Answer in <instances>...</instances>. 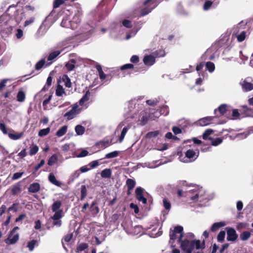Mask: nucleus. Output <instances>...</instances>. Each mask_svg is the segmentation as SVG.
<instances>
[{"mask_svg":"<svg viewBox=\"0 0 253 253\" xmlns=\"http://www.w3.org/2000/svg\"><path fill=\"white\" fill-rule=\"evenodd\" d=\"M60 53V51H55L50 53L48 57V61H52Z\"/></svg>","mask_w":253,"mask_h":253,"instance_id":"48","label":"nucleus"},{"mask_svg":"<svg viewBox=\"0 0 253 253\" xmlns=\"http://www.w3.org/2000/svg\"><path fill=\"white\" fill-rule=\"evenodd\" d=\"M81 200H83L87 195V190L85 185H83L81 187Z\"/></svg>","mask_w":253,"mask_h":253,"instance_id":"37","label":"nucleus"},{"mask_svg":"<svg viewBox=\"0 0 253 253\" xmlns=\"http://www.w3.org/2000/svg\"><path fill=\"white\" fill-rule=\"evenodd\" d=\"M67 130V126H62L60 128H59L56 133V135L58 137H61L64 135Z\"/></svg>","mask_w":253,"mask_h":253,"instance_id":"24","label":"nucleus"},{"mask_svg":"<svg viewBox=\"0 0 253 253\" xmlns=\"http://www.w3.org/2000/svg\"><path fill=\"white\" fill-rule=\"evenodd\" d=\"M227 239L229 241H234L238 237L236 232L233 228L228 229L227 230Z\"/></svg>","mask_w":253,"mask_h":253,"instance_id":"10","label":"nucleus"},{"mask_svg":"<svg viewBox=\"0 0 253 253\" xmlns=\"http://www.w3.org/2000/svg\"><path fill=\"white\" fill-rule=\"evenodd\" d=\"M112 171L110 169H106L101 172V176L102 178H108L111 176Z\"/></svg>","mask_w":253,"mask_h":253,"instance_id":"21","label":"nucleus"},{"mask_svg":"<svg viewBox=\"0 0 253 253\" xmlns=\"http://www.w3.org/2000/svg\"><path fill=\"white\" fill-rule=\"evenodd\" d=\"M81 174V172L79 169L75 171L70 177V179L73 181L75 179L78 178Z\"/></svg>","mask_w":253,"mask_h":253,"instance_id":"51","label":"nucleus"},{"mask_svg":"<svg viewBox=\"0 0 253 253\" xmlns=\"http://www.w3.org/2000/svg\"><path fill=\"white\" fill-rule=\"evenodd\" d=\"M88 246L86 243H82L78 245L77 247V252L79 253H82V252H84L86 253L85 250L87 249Z\"/></svg>","mask_w":253,"mask_h":253,"instance_id":"31","label":"nucleus"},{"mask_svg":"<svg viewBox=\"0 0 253 253\" xmlns=\"http://www.w3.org/2000/svg\"><path fill=\"white\" fill-rule=\"evenodd\" d=\"M36 246H38L37 241L35 240H33L28 243L27 247L30 251H32Z\"/></svg>","mask_w":253,"mask_h":253,"instance_id":"42","label":"nucleus"},{"mask_svg":"<svg viewBox=\"0 0 253 253\" xmlns=\"http://www.w3.org/2000/svg\"><path fill=\"white\" fill-rule=\"evenodd\" d=\"M89 92L88 91H86L85 94L83 96V97L79 101V105L83 106L84 108H86L87 105H84L85 102H87L89 98Z\"/></svg>","mask_w":253,"mask_h":253,"instance_id":"18","label":"nucleus"},{"mask_svg":"<svg viewBox=\"0 0 253 253\" xmlns=\"http://www.w3.org/2000/svg\"><path fill=\"white\" fill-rule=\"evenodd\" d=\"M99 161L100 160H95L92 161L88 164V166H89L91 169H94L99 165Z\"/></svg>","mask_w":253,"mask_h":253,"instance_id":"54","label":"nucleus"},{"mask_svg":"<svg viewBox=\"0 0 253 253\" xmlns=\"http://www.w3.org/2000/svg\"><path fill=\"white\" fill-rule=\"evenodd\" d=\"M213 119L212 117H207L199 120L198 124L201 126H207L211 124Z\"/></svg>","mask_w":253,"mask_h":253,"instance_id":"17","label":"nucleus"},{"mask_svg":"<svg viewBox=\"0 0 253 253\" xmlns=\"http://www.w3.org/2000/svg\"><path fill=\"white\" fill-rule=\"evenodd\" d=\"M55 94L57 96H61L63 94H65L66 93L63 87L61 85H58L56 89Z\"/></svg>","mask_w":253,"mask_h":253,"instance_id":"34","label":"nucleus"},{"mask_svg":"<svg viewBox=\"0 0 253 253\" xmlns=\"http://www.w3.org/2000/svg\"><path fill=\"white\" fill-rule=\"evenodd\" d=\"M225 232L224 231H221L217 235V240L220 242H222L225 238Z\"/></svg>","mask_w":253,"mask_h":253,"instance_id":"56","label":"nucleus"},{"mask_svg":"<svg viewBox=\"0 0 253 253\" xmlns=\"http://www.w3.org/2000/svg\"><path fill=\"white\" fill-rule=\"evenodd\" d=\"M61 25L62 27L67 28L76 29V25L71 23V21L68 17L63 18L61 23Z\"/></svg>","mask_w":253,"mask_h":253,"instance_id":"12","label":"nucleus"},{"mask_svg":"<svg viewBox=\"0 0 253 253\" xmlns=\"http://www.w3.org/2000/svg\"><path fill=\"white\" fill-rule=\"evenodd\" d=\"M25 99V94L23 91H19L17 95V100L18 101L22 102Z\"/></svg>","mask_w":253,"mask_h":253,"instance_id":"39","label":"nucleus"},{"mask_svg":"<svg viewBox=\"0 0 253 253\" xmlns=\"http://www.w3.org/2000/svg\"><path fill=\"white\" fill-rule=\"evenodd\" d=\"M63 216V210H59L58 212L54 213L51 218L53 220L52 224L57 227H60L62 224L61 218Z\"/></svg>","mask_w":253,"mask_h":253,"instance_id":"6","label":"nucleus"},{"mask_svg":"<svg viewBox=\"0 0 253 253\" xmlns=\"http://www.w3.org/2000/svg\"><path fill=\"white\" fill-rule=\"evenodd\" d=\"M159 134H160V131L158 130L149 132L147 133L146 137L147 138H149V139H151L152 138H155V137H157Z\"/></svg>","mask_w":253,"mask_h":253,"instance_id":"46","label":"nucleus"},{"mask_svg":"<svg viewBox=\"0 0 253 253\" xmlns=\"http://www.w3.org/2000/svg\"><path fill=\"white\" fill-rule=\"evenodd\" d=\"M181 248L185 253H191L193 249L192 241L190 242L188 240L181 241Z\"/></svg>","mask_w":253,"mask_h":253,"instance_id":"7","label":"nucleus"},{"mask_svg":"<svg viewBox=\"0 0 253 253\" xmlns=\"http://www.w3.org/2000/svg\"><path fill=\"white\" fill-rule=\"evenodd\" d=\"M83 110L82 108H80L78 103H75L72 106V109L65 113V116L67 117L68 120H71L74 118Z\"/></svg>","mask_w":253,"mask_h":253,"instance_id":"4","label":"nucleus"},{"mask_svg":"<svg viewBox=\"0 0 253 253\" xmlns=\"http://www.w3.org/2000/svg\"><path fill=\"white\" fill-rule=\"evenodd\" d=\"M158 4L156 0H147L144 2V7L141 10V15H145L149 13Z\"/></svg>","mask_w":253,"mask_h":253,"instance_id":"2","label":"nucleus"},{"mask_svg":"<svg viewBox=\"0 0 253 253\" xmlns=\"http://www.w3.org/2000/svg\"><path fill=\"white\" fill-rule=\"evenodd\" d=\"M183 228L181 226H176L173 231L170 233V239L173 240H175L177 238L176 234H179L178 241L179 242H181L183 235Z\"/></svg>","mask_w":253,"mask_h":253,"instance_id":"5","label":"nucleus"},{"mask_svg":"<svg viewBox=\"0 0 253 253\" xmlns=\"http://www.w3.org/2000/svg\"><path fill=\"white\" fill-rule=\"evenodd\" d=\"M62 81L64 83V85L67 87H70L71 86V82L70 78L67 75H64L62 77Z\"/></svg>","mask_w":253,"mask_h":253,"instance_id":"35","label":"nucleus"},{"mask_svg":"<svg viewBox=\"0 0 253 253\" xmlns=\"http://www.w3.org/2000/svg\"><path fill=\"white\" fill-rule=\"evenodd\" d=\"M20 191V188L19 185H14L11 189V193L13 195H16Z\"/></svg>","mask_w":253,"mask_h":253,"instance_id":"57","label":"nucleus"},{"mask_svg":"<svg viewBox=\"0 0 253 253\" xmlns=\"http://www.w3.org/2000/svg\"><path fill=\"white\" fill-rule=\"evenodd\" d=\"M52 78L51 76H49L46 80V83L45 84V85L43 86V87L42 88L41 91L39 92L40 93L42 91H45L46 90H48L49 87L51 85V83H52Z\"/></svg>","mask_w":253,"mask_h":253,"instance_id":"26","label":"nucleus"},{"mask_svg":"<svg viewBox=\"0 0 253 253\" xmlns=\"http://www.w3.org/2000/svg\"><path fill=\"white\" fill-rule=\"evenodd\" d=\"M13 16L17 24L19 23L25 18V14L23 9L15 10Z\"/></svg>","mask_w":253,"mask_h":253,"instance_id":"11","label":"nucleus"},{"mask_svg":"<svg viewBox=\"0 0 253 253\" xmlns=\"http://www.w3.org/2000/svg\"><path fill=\"white\" fill-rule=\"evenodd\" d=\"M48 179L50 183L56 186L61 187L62 185L61 182L56 179L53 173H50L49 174Z\"/></svg>","mask_w":253,"mask_h":253,"instance_id":"15","label":"nucleus"},{"mask_svg":"<svg viewBox=\"0 0 253 253\" xmlns=\"http://www.w3.org/2000/svg\"><path fill=\"white\" fill-rule=\"evenodd\" d=\"M62 205V203L60 201H56L53 203L51 206V210L53 212L56 213L58 212L59 210H61L60 208Z\"/></svg>","mask_w":253,"mask_h":253,"instance_id":"20","label":"nucleus"},{"mask_svg":"<svg viewBox=\"0 0 253 253\" xmlns=\"http://www.w3.org/2000/svg\"><path fill=\"white\" fill-rule=\"evenodd\" d=\"M18 239L19 234L18 233L10 232L8 238L5 239V242L8 245L14 244L17 242Z\"/></svg>","mask_w":253,"mask_h":253,"instance_id":"9","label":"nucleus"},{"mask_svg":"<svg viewBox=\"0 0 253 253\" xmlns=\"http://www.w3.org/2000/svg\"><path fill=\"white\" fill-rule=\"evenodd\" d=\"M143 62L146 65L151 66L155 62V57L153 55H148L144 56Z\"/></svg>","mask_w":253,"mask_h":253,"instance_id":"13","label":"nucleus"},{"mask_svg":"<svg viewBox=\"0 0 253 253\" xmlns=\"http://www.w3.org/2000/svg\"><path fill=\"white\" fill-rule=\"evenodd\" d=\"M246 36V32L244 31L242 32L240 34L237 35L236 37L238 41L239 42H243L245 39Z\"/></svg>","mask_w":253,"mask_h":253,"instance_id":"55","label":"nucleus"},{"mask_svg":"<svg viewBox=\"0 0 253 253\" xmlns=\"http://www.w3.org/2000/svg\"><path fill=\"white\" fill-rule=\"evenodd\" d=\"M158 161H153L152 163H144L143 166V167H147V168H148L149 169H154V168H157V167H158L159 166H160L161 164H159L158 165H156V164L158 162Z\"/></svg>","mask_w":253,"mask_h":253,"instance_id":"28","label":"nucleus"},{"mask_svg":"<svg viewBox=\"0 0 253 253\" xmlns=\"http://www.w3.org/2000/svg\"><path fill=\"white\" fill-rule=\"evenodd\" d=\"M183 185L182 189L178 190L177 194L179 196L187 197L191 202H202L209 200L205 190L197 185L190 184L188 185L186 181H181Z\"/></svg>","mask_w":253,"mask_h":253,"instance_id":"1","label":"nucleus"},{"mask_svg":"<svg viewBox=\"0 0 253 253\" xmlns=\"http://www.w3.org/2000/svg\"><path fill=\"white\" fill-rule=\"evenodd\" d=\"M81 19L80 15L79 13L76 14L73 18V20L71 21V23L74 24L76 25V28H77L78 24L80 23Z\"/></svg>","mask_w":253,"mask_h":253,"instance_id":"38","label":"nucleus"},{"mask_svg":"<svg viewBox=\"0 0 253 253\" xmlns=\"http://www.w3.org/2000/svg\"><path fill=\"white\" fill-rule=\"evenodd\" d=\"M199 151L197 149H190L185 152L186 160H181L184 163H189L195 161L198 157Z\"/></svg>","mask_w":253,"mask_h":253,"instance_id":"3","label":"nucleus"},{"mask_svg":"<svg viewBox=\"0 0 253 253\" xmlns=\"http://www.w3.org/2000/svg\"><path fill=\"white\" fill-rule=\"evenodd\" d=\"M99 144L102 147L106 148V147H107L109 146L110 145H111V141L109 140H105V141H100L99 142Z\"/></svg>","mask_w":253,"mask_h":253,"instance_id":"59","label":"nucleus"},{"mask_svg":"<svg viewBox=\"0 0 253 253\" xmlns=\"http://www.w3.org/2000/svg\"><path fill=\"white\" fill-rule=\"evenodd\" d=\"M213 130L211 129H207L203 134V138L204 139H211V137H209V136L213 132Z\"/></svg>","mask_w":253,"mask_h":253,"instance_id":"44","label":"nucleus"},{"mask_svg":"<svg viewBox=\"0 0 253 253\" xmlns=\"http://www.w3.org/2000/svg\"><path fill=\"white\" fill-rule=\"evenodd\" d=\"M210 140H211V145L214 146H217L222 142V139L221 138H211Z\"/></svg>","mask_w":253,"mask_h":253,"instance_id":"52","label":"nucleus"},{"mask_svg":"<svg viewBox=\"0 0 253 253\" xmlns=\"http://www.w3.org/2000/svg\"><path fill=\"white\" fill-rule=\"evenodd\" d=\"M45 61L44 59L40 60L35 65V68L37 70H40L45 64Z\"/></svg>","mask_w":253,"mask_h":253,"instance_id":"50","label":"nucleus"},{"mask_svg":"<svg viewBox=\"0 0 253 253\" xmlns=\"http://www.w3.org/2000/svg\"><path fill=\"white\" fill-rule=\"evenodd\" d=\"M251 236V233L249 231H244L240 235V238L242 241L248 240Z\"/></svg>","mask_w":253,"mask_h":253,"instance_id":"49","label":"nucleus"},{"mask_svg":"<svg viewBox=\"0 0 253 253\" xmlns=\"http://www.w3.org/2000/svg\"><path fill=\"white\" fill-rule=\"evenodd\" d=\"M123 25L127 28H130L132 27L131 21L128 20H124L122 22Z\"/></svg>","mask_w":253,"mask_h":253,"instance_id":"63","label":"nucleus"},{"mask_svg":"<svg viewBox=\"0 0 253 253\" xmlns=\"http://www.w3.org/2000/svg\"><path fill=\"white\" fill-rule=\"evenodd\" d=\"M39 151L38 146L35 144H32L30 147L29 154L31 156L35 155Z\"/></svg>","mask_w":253,"mask_h":253,"instance_id":"27","label":"nucleus"},{"mask_svg":"<svg viewBox=\"0 0 253 253\" xmlns=\"http://www.w3.org/2000/svg\"><path fill=\"white\" fill-rule=\"evenodd\" d=\"M50 127H47L46 128L41 129L38 133V135L40 137H43L47 135L50 132Z\"/></svg>","mask_w":253,"mask_h":253,"instance_id":"40","label":"nucleus"},{"mask_svg":"<svg viewBox=\"0 0 253 253\" xmlns=\"http://www.w3.org/2000/svg\"><path fill=\"white\" fill-rule=\"evenodd\" d=\"M75 131L77 135H82L84 133L85 128L81 125H77L75 127Z\"/></svg>","mask_w":253,"mask_h":253,"instance_id":"30","label":"nucleus"},{"mask_svg":"<svg viewBox=\"0 0 253 253\" xmlns=\"http://www.w3.org/2000/svg\"><path fill=\"white\" fill-rule=\"evenodd\" d=\"M129 128V127L128 126H125V127L123 128V129L122 131V132H121V136L119 137V142H122L123 141V140H124V137Z\"/></svg>","mask_w":253,"mask_h":253,"instance_id":"47","label":"nucleus"},{"mask_svg":"<svg viewBox=\"0 0 253 253\" xmlns=\"http://www.w3.org/2000/svg\"><path fill=\"white\" fill-rule=\"evenodd\" d=\"M225 225L224 222H219L214 223L211 227V230L213 232L219 229L220 227Z\"/></svg>","mask_w":253,"mask_h":253,"instance_id":"22","label":"nucleus"},{"mask_svg":"<svg viewBox=\"0 0 253 253\" xmlns=\"http://www.w3.org/2000/svg\"><path fill=\"white\" fill-rule=\"evenodd\" d=\"M88 154V152L86 150H82L80 154H79L77 157L82 158L86 156Z\"/></svg>","mask_w":253,"mask_h":253,"instance_id":"64","label":"nucleus"},{"mask_svg":"<svg viewBox=\"0 0 253 253\" xmlns=\"http://www.w3.org/2000/svg\"><path fill=\"white\" fill-rule=\"evenodd\" d=\"M207 69L211 73L214 71L215 69L214 64L211 62H207L206 64Z\"/></svg>","mask_w":253,"mask_h":253,"instance_id":"45","label":"nucleus"},{"mask_svg":"<svg viewBox=\"0 0 253 253\" xmlns=\"http://www.w3.org/2000/svg\"><path fill=\"white\" fill-rule=\"evenodd\" d=\"M64 1V0H54L53 3V7L54 8L59 7Z\"/></svg>","mask_w":253,"mask_h":253,"instance_id":"58","label":"nucleus"},{"mask_svg":"<svg viewBox=\"0 0 253 253\" xmlns=\"http://www.w3.org/2000/svg\"><path fill=\"white\" fill-rule=\"evenodd\" d=\"M89 166L87 165H86V166H83L82 167L80 168V169H79L81 172L82 173H84V172H87L89 170H90L91 169V168H88Z\"/></svg>","mask_w":253,"mask_h":253,"instance_id":"62","label":"nucleus"},{"mask_svg":"<svg viewBox=\"0 0 253 253\" xmlns=\"http://www.w3.org/2000/svg\"><path fill=\"white\" fill-rule=\"evenodd\" d=\"M144 189L139 187H137L135 189V194H136V198L140 202H142V203L144 204H146L147 199L145 197H144L143 193H144Z\"/></svg>","mask_w":253,"mask_h":253,"instance_id":"8","label":"nucleus"},{"mask_svg":"<svg viewBox=\"0 0 253 253\" xmlns=\"http://www.w3.org/2000/svg\"><path fill=\"white\" fill-rule=\"evenodd\" d=\"M163 206L165 209L167 210H169L171 207V204L170 202L166 198H164L163 200Z\"/></svg>","mask_w":253,"mask_h":253,"instance_id":"53","label":"nucleus"},{"mask_svg":"<svg viewBox=\"0 0 253 253\" xmlns=\"http://www.w3.org/2000/svg\"><path fill=\"white\" fill-rule=\"evenodd\" d=\"M126 185L127 188V194L129 195L130 194L132 190L134 188L136 182L132 179H127L126 181Z\"/></svg>","mask_w":253,"mask_h":253,"instance_id":"16","label":"nucleus"},{"mask_svg":"<svg viewBox=\"0 0 253 253\" xmlns=\"http://www.w3.org/2000/svg\"><path fill=\"white\" fill-rule=\"evenodd\" d=\"M75 60L74 59H71L70 61L66 63L65 66L69 71L73 70L75 68Z\"/></svg>","mask_w":253,"mask_h":253,"instance_id":"41","label":"nucleus"},{"mask_svg":"<svg viewBox=\"0 0 253 253\" xmlns=\"http://www.w3.org/2000/svg\"><path fill=\"white\" fill-rule=\"evenodd\" d=\"M23 173H24L23 172H16V173H14L13 175H12V180H17V179L20 178V177H22Z\"/></svg>","mask_w":253,"mask_h":253,"instance_id":"61","label":"nucleus"},{"mask_svg":"<svg viewBox=\"0 0 253 253\" xmlns=\"http://www.w3.org/2000/svg\"><path fill=\"white\" fill-rule=\"evenodd\" d=\"M119 151H115L106 154L105 159H111L117 157L119 155Z\"/></svg>","mask_w":253,"mask_h":253,"instance_id":"43","label":"nucleus"},{"mask_svg":"<svg viewBox=\"0 0 253 253\" xmlns=\"http://www.w3.org/2000/svg\"><path fill=\"white\" fill-rule=\"evenodd\" d=\"M158 102L159 101L157 99H150V100H147L146 101V103L150 106H154L157 104Z\"/></svg>","mask_w":253,"mask_h":253,"instance_id":"60","label":"nucleus"},{"mask_svg":"<svg viewBox=\"0 0 253 253\" xmlns=\"http://www.w3.org/2000/svg\"><path fill=\"white\" fill-rule=\"evenodd\" d=\"M96 68L98 72L99 78L101 80H103L106 78V75L102 71V67L100 65H97Z\"/></svg>","mask_w":253,"mask_h":253,"instance_id":"29","label":"nucleus"},{"mask_svg":"<svg viewBox=\"0 0 253 253\" xmlns=\"http://www.w3.org/2000/svg\"><path fill=\"white\" fill-rule=\"evenodd\" d=\"M249 79H246L241 83L243 88L247 91H251L253 89V84L248 82Z\"/></svg>","mask_w":253,"mask_h":253,"instance_id":"14","label":"nucleus"},{"mask_svg":"<svg viewBox=\"0 0 253 253\" xmlns=\"http://www.w3.org/2000/svg\"><path fill=\"white\" fill-rule=\"evenodd\" d=\"M58 160V157L57 155H52L48 159L47 164L49 166L53 165Z\"/></svg>","mask_w":253,"mask_h":253,"instance_id":"32","label":"nucleus"},{"mask_svg":"<svg viewBox=\"0 0 253 253\" xmlns=\"http://www.w3.org/2000/svg\"><path fill=\"white\" fill-rule=\"evenodd\" d=\"M40 189V185L39 183L37 182L33 183L30 184L28 188V190L31 193H37Z\"/></svg>","mask_w":253,"mask_h":253,"instance_id":"19","label":"nucleus"},{"mask_svg":"<svg viewBox=\"0 0 253 253\" xmlns=\"http://www.w3.org/2000/svg\"><path fill=\"white\" fill-rule=\"evenodd\" d=\"M169 113L168 111V107L167 105H164L160 109V113H157V115L155 116V118H158L160 114H164L165 115H167Z\"/></svg>","mask_w":253,"mask_h":253,"instance_id":"25","label":"nucleus"},{"mask_svg":"<svg viewBox=\"0 0 253 253\" xmlns=\"http://www.w3.org/2000/svg\"><path fill=\"white\" fill-rule=\"evenodd\" d=\"M193 247V249L194 247L196 248V249L198 250L203 247L204 246V242H203L202 244L200 240H193L192 241Z\"/></svg>","mask_w":253,"mask_h":253,"instance_id":"33","label":"nucleus"},{"mask_svg":"<svg viewBox=\"0 0 253 253\" xmlns=\"http://www.w3.org/2000/svg\"><path fill=\"white\" fill-rule=\"evenodd\" d=\"M217 110L220 112V114L224 115L227 111V105L226 104H222L220 105ZM217 109L214 110V113H216Z\"/></svg>","mask_w":253,"mask_h":253,"instance_id":"36","label":"nucleus"},{"mask_svg":"<svg viewBox=\"0 0 253 253\" xmlns=\"http://www.w3.org/2000/svg\"><path fill=\"white\" fill-rule=\"evenodd\" d=\"M24 133L23 132H20V133H9L8 134V137L12 140H18L20 138H21Z\"/></svg>","mask_w":253,"mask_h":253,"instance_id":"23","label":"nucleus"}]
</instances>
